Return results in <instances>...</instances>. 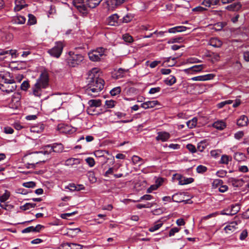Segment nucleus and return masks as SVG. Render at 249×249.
Returning a JSON list of instances; mask_svg holds the SVG:
<instances>
[{"label":"nucleus","instance_id":"f257e3e1","mask_svg":"<svg viewBox=\"0 0 249 249\" xmlns=\"http://www.w3.org/2000/svg\"><path fill=\"white\" fill-rule=\"evenodd\" d=\"M98 72V69L94 68L88 71L87 74L85 91L89 95L93 97L97 96L104 87L105 82L99 78Z\"/></svg>","mask_w":249,"mask_h":249},{"label":"nucleus","instance_id":"f03ea898","mask_svg":"<svg viewBox=\"0 0 249 249\" xmlns=\"http://www.w3.org/2000/svg\"><path fill=\"white\" fill-rule=\"evenodd\" d=\"M49 85V74L48 71L44 69L41 72L39 77L33 87V93L36 97H40L43 89H47Z\"/></svg>","mask_w":249,"mask_h":249},{"label":"nucleus","instance_id":"7ed1b4c3","mask_svg":"<svg viewBox=\"0 0 249 249\" xmlns=\"http://www.w3.org/2000/svg\"><path fill=\"white\" fill-rule=\"evenodd\" d=\"M42 154H43V151H40L26 155L25 157V160H27L26 167L29 168V165H31V168L35 169L36 164L41 162H44V160H42L40 158V155Z\"/></svg>","mask_w":249,"mask_h":249},{"label":"nucleus","instance_id":"20e7f679","mask_svg":"<svg viewBox=\"0 0 249 249\" xmlns=\"http://www.w3.org/2000/svg\"><path fill=\"white\" fill-rule=\"evenodd\" d=\"M68 54L67 63L70 67H75L80 65L84 60V56L81 54L75 53L74 52L70 51Z\"/></svg>","mask_w":249,"mask_h":249},{"label":"nucleus","instance_id":"39448f33","mask_svg":"<svg viewBox=\"0 0 249 249\" xmlns=\"http://www.w3.org/2000/svg\"><path fill=\"white\" fill-rule=\"evenodd\" d=\"M64 44L62 41H57L52 49L48 50L47 53L52 57L58 58L62 54Z\"/></svg>","mask_w":249,"mask_h":249},{"label":"nucleus","instance_id":"423d86ee","mask_svg":"<svg viewBox=\"0 0 249 249\" xmlns=\"http://www.w3.org/2000/svg\"><path fill=\"white\" fill-rule=\"evenodd\" d=\"M43 154H49L52 152L61 153L64 151V146L60 143H55L44 146Z\"/></svg>","mask_w":249,"mask_h":249},{"label":"nucleus","instance_id":"0eeeda50","mask_svg":"<svg viewBox=\"0 0 249 249\" xmlns=\"http://www.w3.org/2000/svg\"><path fill=\"white\" fill-rule=\"evenodd\" d=\"M85 0H73V5L83 15V16L88 14V7L87 4L85 3ZM87 4H88V0H87Z\"/></svg>","mask_w":249,"mask_h":249},{"label":"nucleus","instance_id":"6e6552de","mask_svg":"<svg viewBox=\"0 0 249 249\" xmlns=\"http://www.w3.org/2000/svg\"><path fill=\"white\" fill-rule=\"evenodd\" d=\"M105 50L103 48H99L96 50L92 51L89 53V57L92 61H98L100 60L101 57L104 54Z\"/></svg>","mask_w":249,"mask_h":249},{"label":"nucleus","instance_id":"1a4fd4ad","mask_svg":"<svg viewBox=\"0 0 249 249\" xmlns=\"http://www.w3.org/2000/svg\"><path fill=\"white\" fill-rule=\"evenodd\" d=\"M241 222V220L238 217H235L234 220L229 223L224 228V231L227 233L230 234L234 231L237 229V225L240 224Z\"/></svg>","mask_w":249,"mask_h":249},{"label":"nucleus","instance_id":"9d476101","mask_svg":"<svg viewBox=\"0 0 249 249\" xmlns=\"http://www.w3.org/2000/svg\"><path fill=\"white\" fill-rule=\"evenodd\" d=\"M16 83L0 84V89L7 94L14 92L17 89Z\"/></svg>","mask_w":249,"mask_h":249},{"label":"nucleus","instance_id":"9b49d317","mask_svg":"<svg viewBox=\"0 0 249 249\" xmlns=\"http://www.w3.org/2000/svg\"><path fill=\"white\" fill-rule=\"evenodd\" d=\"M16 83L15 80L9 72L0 74V84Z\"/></svg>","mask_w":249,"mask_h":249},{"label":"nucleus","instance_id":"f8f14e48","mask_svg":"<svg viewBox=\"0 0 249 249\" xmlns=\"http://www.w3.org/2000/svg\"><path fill=\"white\" fill-rule=\"evenodd\" d=\"M129 70L128 69L125 70L122 68H119L118 70H115L112 72V77L113 78L115 79L122 78L125 76L126 73Z\"/></svg>","mask_w":249,"mask_h":249},{"label":"nucleus","instance_id":"ddd939ff","mask_svg":"<svg viewBox=\"0 0 249 249\" xmlns=\"http://www.w3.org/2000/svg\"><path fill=\"white\" fill-rule=\"evenodd\" d=\"M177 179L178 180V184L180 185L188 184L194 182V179L192 178H185L181 175H177Z\"/></svg>","mask_w":249,"mask_h":249},{"label":"nucleus","instance_id":"4468645a","mask_svg":"<svg viewBox=\"0 0 249 249\" xmlns=\"http://www.w3.org/2000/svg\"><path fill=\"white\" fill-rule=\"evenodd\" d=\"M106 3L108 10L110 11H113L120 5L117 0H107Z\"/></svg>","mask_w":249,"mask_h":249},{"label":"nucleus","instance_id":"2eb2a0df","mask_svg":"<svg viewBox=\"0 0 249 249\" xmlns=\"http://www.w3.org/2000/svg\"><path fill=\"white\" fill-rule=\"evenodd\" d=\"M170 137V135L168 132L162 131L158 133V136L156 139L157 141L160 140L162 142L167 141Z\"/></svg>","mask_w":249,"mask_h":249},{"label":"nucleus","instance_id":"dca6fc26","mask_svg":"<svg viewBox=\"0 0 249 249\" xmlns=\"http://www.w3.org/2000/svg\"><path fill=\"white\" fill-rule=\"evenodd\" d=\"M208 44L215 48H220L223 44V42L218 38L213 37L209 40Z\"/></svg>","mask_w":249,"mask_h":249},{"label":"nucleus","instance_id":"f3484780","mask_svg":"<svg viewBox=\"0 0 249 249\" xmlns=\"http://www.w3.org/2000/svg\"><path fill=\"white\" fill-rule=\"evenodd\" d=\"M158 104V101L157 100L149 101L141 104V107L144 109L153 108Z\"/></svg>","mask_w":249,"mask_h":249},{"label":"nucleus","instance_id":"a211bd4d","mask_svg":"<svg viewBox=\"0 0 249 249\" xmlns=\"http://www.w3.org/2000/svg\"><path fill=\"white\" fill-rule=\"evenodd\" d=\"M226 125V123L222 120L217 121L213 124L214 128L219 130H223Z\"/></svg>","mask_w":249,"mask_h":249},{"label":"nucleus","instance_id":"6ab92c4d","mask_svg":"<svg viewBox=\"0 0 249 249\" xmlns=\"http://www.w3.org/2000/svg\"><path fill=\"white\" fill-rule=\"evenodd\" d=\"M80 160L77 158H69L65 162V165L66 166L76 165L80 163Z\"/></svg>","mask_w":249,"mask_h":249},{"label":"nucleus","instance_id":"aec40b11","mask_svg":"<svg viewBox=\"0 0 249 249\" xmlns=\"http://www.w3.org/2000/svg\"><path fill=\"white\" fill-rule=\"evenodd\" d=\"M172 199L173 201L178 203L184 202L186 204L188 201L187 200H185L183 199V195L181 193H177L174 195L172 197Z\"/></svg>","mask_w":249,"mask_h":249},{"label":"nucleus","instance_id":"412c9836","mask_svg":"<svg viewBox=\"0 0 249 249\" xmlns=\"http://www.w3.org/2000/svg\"><path fill=\"white\" fill-rule=\"evenodd\" d=\"M15 3L14 10L15 11H19L26 6L24 0H16Z\"/></svg>","mask_w":249,"mask_h":249},{"label":"nucleus","instance_id":"4be33fe9","mask_svg":"<svg viewBox=\"0 0 249 249\" xmlns=\"http://www.w3.org/2000/svg\"><path fill=\"white\" fill-rule=\"evenodd\" d=\"M204 68L205 66L203 65H195L190 68L184 70V71L185 72H187L188 71H192L194 72H198L201 71Z\"/></svg>","mask_w":249,"mask_h":249},{"label":"nucleus","instance_id":"5701e85b","mask_svg":"<svg viewBox=\"0 0 249 249\" xmlns=\"http://www.w3.org/2000/svg\"><path fill=\"white\" fill-rule=\"evenodd\" d=\"M241 7V5L239 2L233 3L230 5H228L226 9L228 10L231 11H236L239 10Z\"/></svg>","mask_w":249,"mask_h":249},{"label":"nucleus","instance_id":"b1692460","mask_svg":"<svg viewBox=\"0 0 249 249\" xmlns=\"http://www.w3.org/2000/svg\"><path fill=\"white\" fill-rule=\"evenodd\" d=\"M229 181L234 187H236L242 186L244 183V181L242 179H237L233 178H230Z\"/></svg>","mask_w":249,"mask_h":249},{"label":"nucleus","instance_id":"393cba45","mask_svg":"<svg viewBox=\"0 0 249 249\" xmlns=\"http://www.w3.org/2000/svg\"><path fill=\"white\" fill-rule=\"evenodd\" d=\"M248 121V117L245 115H242L237 120V124L239 126H244L247 124Z\"/></svg>","mask_w":249,"mask_h":249},{"label":"nucleus","instance_id":"a878e982","mask_svg":"<svg viewBox=\"0 0 249 249\" xmlns=\"http://www.w3.org/2000/svg\"><path fill=\"white\" fill-rule=\"evenodd\" d=\"M220 0H204L202 4L206 7H210L211 6L217 5Z\"/></svg>","mask_w":249,"mask_h":249},{"label":"nucleus","instance_id":"bb28decb","mask_svg":"<svg viewBox=\"0 0 249 249\" xmlns=\"http://www.w3.org/2000/svg\"><path fill=\"white\" fill-rule=\"evenodd\" d=\"M187 27L185 26H176L173 28H170L168 30L169 33H176L177 32H181L186 31Z\"/></svg>","mask_w":249,"mask_h":249},{"label":"nucleus","instance_id":"cd10ccee","mask_svg":"<svg viewBox=\"0 0 249 249\" xmlns=\"http://www.w3.org/2000/svg\"><path fill=\"white\" fill-rule=\"evenodd\" d=\"M26 18L22 16H17L13 18V21L15 24H22L25 23Z\"/></svg>","mask_w":249,"mask_h":249},{"label":"nucleus","instance_id":"c85d7f7f","mask_svg":"<svg viewBox=\"0 0 249 249\" xmlns=\"http://www.w3.org/2000/svg\"><path fill=\"white\" fill-rule=\"evenodd\" d=\"M164 83L168 86H172L176 82V78L173 75H169L164 80Z\"/></svg>","mask_w":249,"mask_h":249},{"label":"nucleus","instance_id":"c756f323","mask_svg":"<svg viewBox=\"0 0 249 249\" xmlns=\"http://www.w3.org/2000/svg\"><path fill=\"white\" fill-rule=\"evenodd\" d=\"M231 212L230 213H222L224 214H231L233 215L234 214H236L237 213H238L240 210V205L238 204H236L234 205H231Z\"/></svg>","mask_w":249,"mask_h":249},{"label":"nucleus","instance_id":"7c9ffc66","mask_svg":"<svg viewBox=\"0 0 249 249\" xmlns=\"http://www.w3.org/2000/svg\"><path fill=\"white\" fill-rule=\"evenodd\" d=\"M88 104L89 105V107H99L101 105V101L100 100H90L89 101Z\"/></svg>","mask_w":249,"mask_h":249},{"label":"nucleus","instance_id":"2f4dec72","mask_svg":"<svg viewBox=\"0 0 249 249\" xmlns=\"http://www.w3.org/2000/svg\"><path fill=\"white\" fill-rule=\"evenodd\" d=\"M225 25V23L219 22L215 23L213 25L212 29L216 31H221Z\"/></svg>","mask_w":249,"mask_h":249},{"label":"nucleus","instance_id":"473e14b6","mask_svg":"<svg viewBox=\"0 0 249 249\" xmlns=\"http://www.w3.org/2000/svg\"><path fill=\"white\" fill-rule=\"evenodd\" d=\"M197 119L196 118H193L192 120L186 122V124L189 128L195 127L197 124Z\"/></svg>","mask_w":249,"mask_h":249},{"label":"nucleus","instance_id":"72a5a7b5","mask_svg":"<svg viewBox=\"0 0 249 249\" xmlns=\"http://www.w3.org/2000/svg\"><path fill=\"white\" fill-rule=\"evenodd\" d=\"M134 18V15L131 13H127L123 18L122 21L124 23H128L131 21Z\"/></svg>","mask_w":249,"mask_h":249},{"label":"nucleus","instance_id":"f704fd0d","mask_svg":"<svg viewBox=\"0 0 249 249\" xmlns=\"http://www.w3.org/2000/svg\"><path fill=\"white\" fill-rule=\"evenodd\" d=\"M90 8H93L97 6L102 0H87Z\"/></svg>","mask_w":249,"mask_h":249},{"label":"nucleus","instance_id":"c9c22d12","mask_svg":"<svg viewBox=\"0 0 249 249\" xmlns=\"http://www.w3.org/2000/svg\"><path fill=\"white\" fill-rule=\"evenodd\" d=\"M10 196V193L5 190L4 193L1 196H0V201L1 202H4L6 201L9 198Z\"/></svg>","mask_w":249,"mask_h":249},{"label":"nucleus","instance_id":"e433bc0d","mask_svg":"<svg viewBox=\"0 0 249 249\" xmlns=\"http://www.w3.org/2000/svg\"><path fill=\"white\" fill-rule=\"evenodd\" d=\"M132 161L134 164H138L140 162H141L140 165L143 163V159L138 156H133L132 157Z\"/></svg>","mask_w":249,"mask_h":249},{"label":"nucleus","instance_id":"4c0bfd02","mask_svg":"<svg viewBox=\"0 0 249 249\" xmlns=\"http://www.w3.org/2000/svg\"><path fill=\"white\" fill-rule=\"evenodd\" d=\"M28 24L29 25H34L36 23V18L32 14H28Z\"/></svg>","mask_w":249,"mask_h":249},{"label":"nucleus","instance_id":"58836bf2","mask_svg":"<svg viewBox=\"0 0 249 249\" xmlns=\"http://www.w3.org/2000/svg\"><path fill=\"white\" fill-rule=\"evenodd\" d=\"M196 170L198 173L203 174L207 171V168L204 165H199L196 167Z\"/></svg>","mask_w":249,"mask_h":249},{"label":"nucleus","instance_id":"ea45409f","mask_svg":"<svg viewBox=\"0 0 249 249\" xmlns=\"http://www.w3.org/2000/svg\"><path fill=\"white\" fill-rule=\"evenodd\" d=\"M36 206L35 203H26L21 207V209L24 211L27 210L31 208H34Z\"/></svg>","mask_w":249,"mask_h":249},{"label":"nucleus","instance_id":"a19ab883","mask_svg":"<svg viewBox=\"0 0 249 249\" xmlns=\"http://www.w3.org/2000/svg\"><path fill=\"white\" fill-rule=\"evenodd\" d=\"M206 147V144L205 142L201 141L197 144V149L200 152H203Z\"/></svg>","mask_w":249,"mask_h":249},{"label":"nucleus","instance_id":"79ce46f5","mask_svg":"<svg viewBox=\"0 0 249 249\" xmlns=\"http://www.w3.org/2000/svg\"><path fill=\"white\" fill-rule=\"evenodd\" d=\"M123 38L124 41L128 43H132L133 41V39L132 36L128 34H125L123 35Z\"/></svg>","mask_w":249,"mask_h":249},{"label":"nucleus","instance_id":"37998d69","mask_svg":"<svg viewBox=\"0 0 249 249\" xmlns=\"http://www.w3.org/2000/svg\"><path fill=\"white\" fill-rule=\"evenodd\" d=\"M230 160V157L229 156L224 155H222L221 158L220 163L222 164H228Z\"/></svg>","mask_w":249,"mask_h":249},{"label":"nucleus","instance_id":"c03bdc74","mask_svg":"<svg viewBox=\"0 0 249 249\" xmlns=\"http://www.w3.org/2000/svg\"><path fill=\"white\" fill-rule=\"evenodd\" d=\"M162 223L161 222H159L158 224H156L154 226L150 228L149 231L151 232H154L160 229L162 226Z\"/></svg>","mask_w":249,"mask_h":249},{"label":"nucleus","instance_id":"a18cd8bd","mask_svg":"<svg viewBox=\"0 0 249 249\" xmlns=\"http://www.w3.org/2000/svg\"><path fill=\"white\" fill-rule=\"evenodd\" d=\"M121 89L120 87H116L112 89L110 93L111 95L115 96L117 94H119L121 92Z\"/></svg>","mask_w":249,"mask_h":249},{"label":"nucleus","instance_id":"49530a36","mask_svg":"<svg viewBox=\"0 0 249 249\" xmlns=\"http://www.w3.org/2000/svg\"><path fill=\"white\" fill-rule=\"evenodd\" d=\"M183 40V37H178L171 38L169 41H168V43H180L182 42Z\"/></svg>","mask_w":249,"mask_h":249},{"label":"nucleus","instance_id":"de8ad7c7","mask_svg":"<svg viewBox=\"0 0 249 249\" xmlns=\"http://www.w3.org/2000/svg\"><path fill=\"white\" fill-rule=\"evenodd\" d=\"M232 102H233L232 100H229L222 102L218 104L217 106L218 108H221L223 107H224L226 105L231 104L232 103Z\"/></svg>","mask_w":249,"mask_h":249},{"label":"nucleus","instance_id":"09e8293b","mask_svg":"<svg viewBox=\"0 0 249 249\" xmlns=\"http://www.w3.org/2000/svg\"><path fill=\"white\" fill-rule=\"evenodd\" d=\"M215 75L213 73L207 74L206 75H202L203 81H207L213 79Z\"/></svg>","mask_w":249,"mask_h":249},{"label":"nucleus","instance_id":"8fccbe9b","mask_svg":"<svg viewBox=\"0 0 249 249\" xmlns=\"http://www.w3.org/2000/svg\"><path fill=\"white\" fill-rule=\"evenodd\" d=\"M85 161L86 163L90 167H92L95 165V161L93 158L88 157L86 159Z\"/></svg>","mask_w":249,"mask_h":249},{"label":"nucleus","instance_id":"3c124183","mask_svg":"<svg viewBox=\"0 0 249 249\" xmlns=\"http://www.w3.org/2000/svg\"><path fill=\"white\" fill-rule=\"evenodd\" d=\"M190 0H183L182 3L181 4L177 5L178 7H184L187 9L190 8L191 6L189 3Z\"/></svg>","mask_w":249,"mask_h":249},{"label":"nucleus","instance_id":"603ef678","mask_svg":"<svg viewBox=\"0 0 249 249\" xmlns=\"http://www.w3.org/2000/svg\"><path fill=\"white\" fill-rule=\"evenodd\" d=\"M187 149L192 153H194L196 152V148L195 146L192 144L189 143L186 145Z\"/></svg>","mask_w":249,"mask_h":249},{"label":"nucleus","instance_id":"864d4df0","mask_svg":"<svg viewBox=\"0 0 249 249\" xmlns=\"http://www.w3.org/2000/svg\"><path fill=\"white\" fill-rule=\"evenodd\" d=\"M96 107H89L87 109V113L91 115H94L97 114L95 111Z\"/></svg>","mask_w":249,"mask_h":249},{"label":"nucleus","instance_id":"5fc2aeb1","mask_svg":"<svg viewBox=\"0 0 249 249\" xmlns=\"http://www.w3.org/2000/svg\"><path fill=\"white\" fill-rule=\"evenodd\" d=\"M23 186L26 188H34L36 186V183L33 181L27 182L23 183Z\"/></svg>","mask_w":249,"mask_h":249},{"label":"nucleus","instance_id":"6e6d98bb","mask_svg":"<svg viewBox=\"0 0 249 249\" xmlns=\"http://www.w3.org/2000/svg\"><path fill=\"white\" fill-rule=\"evenodd\" d=\"M30 87L29 83L27 81H24L21 85V89L23 90H26Z\"/></svg>","mask_w":249,"mask_h":249},{"label":"nucleus","instance_id":"4d7b16f0","mask_svg":"<svg viewBox=\"0 0 249 249\" xmlns=\"http://www.w3.org/2000/svg\"><path fill=\"white\" fill-rule=\"evenodd\" d=\"M244 132L242 131H239L234 134V138L237 140L241 139L244 136Z\"/></svg>","mask_w":249,"mask_h":249},{"label":"nucleus","instance_id":"13d9d810","mask_svg":"<svg viewBox=\"0 0 249 249\" xmlns=\"http://www.w3.org/2000/svg\"><path fill=\"white\" fill-rule=\"evenodd\" d=\"M179 229L177 227H174L170 230L169 233V236H172L174 235L176 233L178 232L179 231Z\"/></svg>","mask_w":249,"mask_h":249},{"label":"nucleus","instance_id":"bf43d9fd","mask_svg":"<svg viewBox=\"0 0 249 249\" xmlns=\"http://www.w3.org/2000/svg\"><path fill=\"white\" fill-rule=\"evenodd\" d=\"M115 102L113 100H108L106 101V106L107 108H112L115 106Z\"/></svg>","mask_w":249,"mask_h":249},{"label":"nucleus","instance_id":"052dcab7","mask_svg":"<svg viewBox=\"0 0 249 249\" xmlns=\"http://www.w3.org/2000/svg\"><path fill=\"white\" fill-rule=\"evenodd\" d=\"M248 236V231L247 230H245L242 231L240 235V239L243 240Z\"/></svg>","mask_w":249,"mask_h":249},{"label":"nucleus","instance_id":"680f3d73","mask_svg":"<svg viewBox=\"0 0 249 249\" xmlns=\"http://www.w3.org/2000/svg\"><path fill=\"white\" fill-rule=\"evenodd\" d=\"M245 156H244V154L242 153L237 152V153H235V154H234V158L236 160H241Z\"/></svg>","mask_w":249,"mask_h":249},{"label":"nucleus","instance_id":"e2e57ef3","mask_svg":"<svg viewBox=\"0 0 249 249\" xmlns=\"http://www.w3.org/2000/svg\"><path fill=\"white\" fill-rule=\"evenodd\" d=\"M65 188L68 189L71 191H74L76 190V185L74 183L69 184Z\"/></svg>","mask_w":249,"mask_h":249},{"label":"nucleus","instance_id":"0e129e2a","mask_svg":"<svg viewBox=\"0 0 249 249\" xmlns=\"http://www.w3.org/2000/svg\"><path fill=\"white\" fill-rule=\"evenodd\" d=\"M72 243H65L61 245L63 249H71Z\"/></svg>","mask_w":249,"mask_h":249},{"label":"nucleus","instance_id":"69168bd1","mask_svg":"<svg viewBox=\"0 0 249 249\" xmlns=\"http://www.w3.org/2000/svg\"><path fill=\"white\" fill-rule=\"evenodd\" d=\"M206 10H207L206 8H205L204 7H203L202 6H197V7H196L194 8L193 9V11L194 12H203L204 11H206Z\"/></svg>","mask_w":249,"mask_h":249},{"label":"nucleus","instance_id":"338daca9","mask_svg":"<svg viewBox=\"0 0 249 249\" xmlns=\"http://www.w3.org/2000/svg\"><path fill=\"white\" fill-rule=\"evenodd\" d=\"M30 232H34L33 226L27 227L22 231V233H28Z\"/></svg>","mask_w":249,"mask_h":249},{"label":"nucleus","instance_id":"774afa93","mask_svg":"<svg viewBox=\"0 0 249 249\" xmlns=\"http://www.w3.org/2000/svg\"><path fill=\"white\" fill-rule=\"evenodd\" d=\"M227 172L224 170L218 171L216 172V175L220 178H223L226 176Z\"/></svg>","mask_w":249,"mask_h":249}]
</instances>
